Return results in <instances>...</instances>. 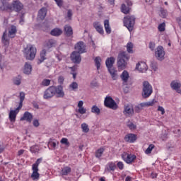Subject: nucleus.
<instances>
[{"mask_svg": "<svg viewBox=\"0 0 181 181\" xmlns=\"http://www.w3.org/2000/svg\"><path fill=\"white\" fill-rule=\"evenodd\" d=\"M129 55L127 52L122 51L118 54L117 66L119 70H125L128 66Z\"/></svg>", "mask_w": 181, "mask_h": 181, "instance_id": "nucleus-1", "label": "nucleus"}, {"mask_svg": "<svg viewBox=\"0 0 181 181\" xmlns=\"http://www.w3.org/2000/svg\"><path fill=\"white\" fill-rule=\"evenodd\" d=\"M114 64H115V58L114 57H110L106 59L105 65L112 80L117 78V69H115V67H114Z\"/></svg>", "mask_w": 181, "mask_h": 181, "instance_id": "nucleus-2", "label": "nucleus"}, {"mask_svg": "<svg viewBox=\"0 0 181 181\" xmlns=\"http://www.w3.org/2000/svg\"><path fill=\"white\" fill-rule=\"evenodd\" d=\"M16 35V26L11 25L8 29V35L6 33V30L4 33L1 40L5 46L9 45V39L15 37Z\"/></svg>", "mask_w": 181, "mask_h": 181, "instance_id": "nucleus-3", "label": "nucleus"}, {"mask_svg": "<svg viewBox=\"0 0 181 181\" xmlns=\"http://www.w3.org/2000/svg\"><path fill=\"white\" fill-rule=\"evenodd\" d=\"M23 103V95H22V92H21L20 93V103L18 107L14 110H10L8 114V119L11 122H15V121H16V116L19 113V110H21V108H22Z\"/></svg>", "mask_w": 181, "mask_h": 181, "instance_id": "nucleus-4", "label": "nucleus"}, {"mask_svg": "<svg viewBox=\"0 0 181 181\" xmlns=\"http://www.w3.org/2000/svg\"><path fill=\"white\" fill-rule=\"evenodd\" d=\"M152 93H153V88H152V85H151V83H149V82L147 81H144L141 93L142 98H149V97L152 95Z\"/></svg>", "mask_w": 181, "mask_h": 181, "instance_id": "nucleus-5", "label": "nucleus"}, {"mask_svg": "<svg viewBox=\"0 0 181 181\" xmlns=\"http://www.w3.org/2000/svg\"><path fill=\"white\" fill-rule=\"evenodd\" d=\"M36 53V47H33V45H28L27 47L24 49V54L26 60H35Z\"/></svg>", "mask_w": 181, "mask_h": 181, "instance_id": "nucleus-6", "label": "nucleus"}, {"mask_svg": "<svg viewBox=\"0 0 181 181\" xmlns=\"http://www.w3.org/2000/svg\"><path fill=\"white\" fill-rule=\"evenodd\" d=\"M124 25L128 29L129 32L134 30V26L135 25V16H127L124 18Z\"/></svg>", "mask_w": 181, "mask_h": 181, "instance_id": "nucleus-7", "label": "nucleus"}, {"mask_svg": "<svg viewBox=\"0 0 181 181\" xmlns=\"http://www.w3.org/2000/svg\"><path fill=\"white\" fill-rule=\"evenodd\" d=\"M104 104L105 107L110 108L111 110H117V108H118V105H117V103H115V100L110 96L105 98Z\"/></svg>", "mask_w": 181, "mask_h": 181, "instance_id": "nucleus-8", "label": "nucleus"}, {"mask_svg": "<svg viewBox=\"0 0 181 181\" xmlns=\"http://www.w3.org/2000/svg\"><path fill=\"white\" fill-rule=\"evenodd\" d=\"M165 49L163 46H158L155 51V57L157 59V60H160V62H162V60H165Z\"/></svg>", "mask_w": 181, "mask_h": 181, "instance_id": "nucleus-9", "label": "nucleus"}, {"mask_svg": "<svg viewBox=\"0 0 181 181\" xmlns=\"http://www.w3.org/2000/svg\"><path fill=\"white\" fill-rule=\"evenodd\" d=\"M54 86H49L48 88H47L43 95L44 100H50V98H53L54 97Z\"/></svg>", "mask_w": 181, "mask_h": 181, "instance_id": "nucleus-10", "label": "nucleus"}, {"mask_svg": "<svg viewBox=\"0 0 181 181\" xmlns=\"http://www.w3.org/2000/svg\"><path fill=\"white\" fill-rule=\"evenodd\" d=\"M122 158L123 159V160H124V162H126V163H132V162H134V160H135V159H136V156L134 155V154H129L127 152H124L122 154Z\"/></svg>", "mask_w": 181, "mask_h": 181, "instance_id": "nucleus-11", "label": "nucleus"}, {"mask_svg": "<svg viewBox=\"0 0 181 181\" xmlns=\"http://www.w3.org/2000/svg\"><path fill=\"white\" fill-rule=\"evenodd\" d=\"M56 40L54 39H49L48 40H46L43 44V49L47 50V52H50V49L52 47H56Z\"/></svg>", "mask_w": 181, "mask_h": 181, "instance_id": "nucleus-12", "label": "nucleus"}, {"mask_svg": "<svg viewBox=\"0 0 181 181\" xmlns=\"http://www.w3.org/2000/svg\"><path fill=\"white\" fill-rule=\"evenodd\" d=\"M75 49L77 53L83 54V53H87V49H86V45L84 42L80 41L75 45Z\"/></svg>", "mask_w": 181, "mask_h": 181, "instance_id": "nucleus-13", "label": "nucleus"}, {"mask_svg": "<svg viewBox=\"0 0 181 181\" xmlns=\"http://www.w3.org/2000/svg\"><path fill=\"white\" fill-rule=\"evenodd\" d=\"M71 60L75 64H80L81 63V55L80 53L74 51L71 54Z\"/></svg>", "mask_w": 181, "mask_h": 181, "instance_id": "nucleus-14", "label": "nucleus"}, {"mask_svg": "<svg viewBox=\"0 0 181 181\" xmlns=\"http://www.w3.org/2000/svg\"><path fill=\"white\" fill-rule=\"evenodd\" d=\"M134 110L132 105L129 104L124 107V110H123L124 115H126L127 117H132V115H134Z\"/></svg>", "mask_w": 181, "mask_h": 181, "instance_id": "nucleus-15", "label": "nucleus"}, {"mask_svg": "<svg viewBox=\"0 0 181 181\" xmlns=\"http://www.w3.org/2000/svg\"><path fill=\"white\" fill-rule=\"evenodd\" d=\"M54 94H57L58 98H63L64 97V91H63V86L59 85L57 86H54Z\"/></svg>", "mask_w": 181, "mask_h": 181, "instance_id": "nucleus-16", "label": "nucleus"}, {"mask_svg": "<svg viewBox=\"0 0 181 181\" xmlns=\"http://www.w3.org/2000/svg\"><path fill=\"white\" fill-rule=\"evenodd\" d=\"M136 70H139L140 73H145L148 70V65L144 62H141L136 64Z\"/></svg>", "mask_w": 181, "mask_h": 181, "instance_id": "nucleus-17", "label": "nucleus"}, {"mask_svg": "<svg viewBox=\"0 0 181 181\" xmlns=\"http://www.w3.org/2000/svg\"><path fill=\"white\" fill-rule=\"evenodd\" d=\"M136 139H138L136 134L132 133L128 134L124 136L125 142H129V144H134Z\"/></svg>", "mask_w": 181, "mask_h": 181, "instance_id": "nucleus-18", "label": "nucleus"}, {"mask_svg": "<svg viewBox=\"0 0 181 181\" xmlns=\"http://www.w3.org/2000/svg\"><path fill=\"white\" fill-rule=\"evenodd\" d=\"M23 6V5L22 4V3H21V1L18 0L14 1L12 3V8L14 11H16V12H19L20 11H22Z\"/></svg>", "mask_w": 181, "mask_h": 181, "instance_id": "nucleus-19", "label": "nucleus"}, {"mask_svg": "<svg viewBox=\"0 0 181 181\" xmlns=\"http://www.w3.org/2000/svg\"><path fill=\"white\" fill-rule=\"evenodd\" d=\"M64 32L65 36L67 37H70L71 36H73V28L71 26L69 25H65L64 27Z\"/></svg>", "mask_w": 181, "mask_h": 181, "instance_id": "nucleus-20", "label": "nucleus"}, {"mask_svg": "<svg viewBox=\"0 0 181 181\" xmlns=\"http://www.w3.org/2000/svg\"><path fill=\"white\" fill-rule=\"evenodd\" d=\"M115 169H117V165H115V163L110 162L107 163L105 168V172H109L110 173H114Z\"/></svg>", "mask_w": 181, "mask_h": 181, "instance_id": "nucleus-21", "label": "nucleus"}, {"mask_svg": "<svg viewBox=\"0 0 181 181\" xmlns=\"http://www.w3.org/2000/svg\"><path fill=\"white\" fill-rule=\"evenodd\" d=\"M47 54V51L45 49H42L40 53V59H38L37 64H41L43 63L45 60H46V54Z\"/></svg>", "mask_w": 181, "mask_h": 181, "instance_id": "nucleus-22", "label": "nucleus"}, {"mask_svg": "<svg viewBox=\"0 0 181 181\" xmlns=\"http://www.w3.org/2000/svg\"><path fill=\"white\" fill-rule=\"evenodd\" d=\"M93 27L95 28V30L100 33V35H104V29L103 28V25L100 22H95L93 23Z\"/></svg>", "mask_w": 181, "mask_h": 181, "instance_id": "nucleus-23", "label": "nucleus"}, {"mask_svg": "<svg viewBox=\"0 0 181 181\" xmlns=\"http://www.w3.org/2000/svg\"><path fill=\"white\" fill-rule=\"evenodd\" d=\"M23 73L28 76L32 73V65L30 64V62H25Z\"/></svg>", "mask_w": 181, "mask_h": 181, "instance_id": "nucleus-24", "label": "nucleus"}, {"mask_svg": "<svg viewBox=\"0 0 181 181\" xmlns=\"http://www.w3.org/2000/svg\"><path fill=\"white\" fill-rule=\"evenodd\" d=\"M170 87H171V88H173V90H175V91H177V93H180V92H181V90H180L181 84L180 83L173 81L170 83Z\"/></svg>", "mask_w": 181, "mask_h": 181, "instance_id": "nucleus-25", "label": "nucleus"}, {"mask_svg": "<svg viewBox=\"0 0 181 181\" xmlns=\"http://www.w3.org/2000/svg\"><path fill=\"white\" fill-rule=\"evenodd\" d=\"M33 119V115L29 112H25L23 114V120L27 121V122H32Z\"/></svg>", "mask_w": 181, "mask_h": 181, "instance_id": "nucleus-26", "label": "nucleus"}, {"mask_svg": "<svg viewBox=\"0 0 181 181\" xmlns=\"http://www.w3.org/2000/svg\"><path fill=\"white\" fill-rule=\"evenodd\" d=\"M47 13V10L46 8L43 7L38 11V17L41 21H43L45 18H46V15Z\"/></svg>", "mask_w": 181, "mask_h": 181, "instance_id": "nucleus-27", "label": "nucleus"}, {"mask_svg": "<svg viewBox=\"0 0 181 181\" xmlns=\"http://www.w3.org/2000/svg\"><path fill=\"white\" fill-rule=\"evenodd\" d=\"M33 173L31 175V177L33 179V180H39V176H40V175L39 174V168H33Z\"/></svg>", "mask_w": 181, "mask_h": 181, "instance_id": "nucleus-28", "label": "nucleus"}, {"mask_svg": "<svg viewBox=\"0 0 181 181\" xmlns=\"http://www.w3.org/2000/svg\"><path fill=\"white\" fill-rule=\"evenodd\" d=\"M122 81H124V83H128V80L129 78V74L128 73V71H124L121 76H120Z\"/></svg>", "mask_w": 181, "mask_h": 181, "instance_id": "nucleus-29", "label": "nucleus"}, {"mask_svg": "<svg viewBox=\"0 0 181 181\" xmlns=\"http://www.w3.org/2000/svg\"><path fill=\"white\" fill-rule=\"evenodd\" d=\"M104 26L106 33L107 35H110L111 33V27H110V21L109 20H105L104 21Z\"/></svg>", "mask_w": 181, "mask_h": 181, "instance_id": "nucleus-30", "label": "nucleus"}, {"mask_svg": "<svg viewBox=\"0 0 181 181\" xmlns=\"http://www.w3.org/2000/svg\"><path fill=\"white\" fill-rule=\"evenodd\" d=\"M50 33L52 36H60L63 33V31L60 28H54L51 30Z\"/></svg>", "mask_w": 181, "mask_h": 181, "instance_id": "nucleus-31", "label": "nucleus"}, {"mask_svg": "<svg viewBox=\"0 0 181 181\" xmlns=\"http://www.w3.org/2000/svg\"><path fill=\"white\" fill-rule=\"evenodd\" d=\"M129 11H131V8H129V6H127L125 4H122L121 12H122V13H124L125 15H127L129 13Z\"/></svg>", "mask_w": 181, "mask_h": 181, "instance_id": "nucleus-32", "label": "nucleus"}, {"mask_svg": "<svg viewBox=\"0 0 181 181\" xmlns=\"http://www.w3.org/2000/svg\"><path fill=\"white\" fill-rule=\"evenodd\" d=\"M104 151L105 150L103 148L98 149L95 153V158H97L98 159H100L101 157L103 156V153H104Z\"/></svg>", "mask_w": 181, "mask_h": 181, "instance_id": "nucleus-33", "label": "nucleus"}, {"mask_svg": "<svg viewBox=\"0 0 181 181\" xmlns=\"http://www.w3.org/2000/svg\"><path fill=\"white\" fill-rule=\"evenodd\" d=\"M91 112H93V114H96V115H100L101 110L98 107H97V105H93L91 107Z\"/></svg>", "mask_w": 181, "mask_h": 181, "instance_id": "nucleus-34", "label": "nucleus"}, {"mask_svg": "<svg viewBox=\"0 0 181 181\" xmlns=\"http://www.w3.org/2000/svg\"><path fill=\"white\" fill-rule=\"evenodd\" d=\"M95 64L96 66L97 70H100V67H101V57H96L95 58Z\"/></svg>", "mask_w": 181, "mask_h": 181, "instance_id": "nucleus-35", "label": "nucleus"}, {"mask_svg": "<svg viewBox=\"0 0 181 181\" xmlns=\"http://www.w3.org/2000/svg\"><path fill=\"white\" fill-rule=\"evenodd\" d=\"M155 103H156V101H155V99H153L151 101L146 102L144 103H141V107H152L153 105H155Z\"/></svg>", "mask_w": 181, "mask_h": 181, "instance_id": "nucleus-36", "label": "nucleus"}, {"mask_svg": "<svg viewBox=\"0 0 181 181\" xmlns=\"http://www.w3.org/2000/svg\"><path fill=\"white\" fill-rule=\"evenodd\" d=\"M22 155H23V150L18 151L17 159L18 160H21V161H20V163H18V165H22V163H23V160L22 158Z\"/></svg>", "mask_w": 181, "mask_h": 181, "instance_id": "nucleus-37", "label": "nucleus"}, {"mask_svg": "<svg viewBox=\"0 0 181 181\" xmlns=\"http://www.w3.org/2000/svg\"><path fill=\"white\" fill-rule=\"evenodd\" d=\"M134 44L132 42H128L127 45V50L128 53L132 54L134 53Z\"/></svg>", "mask_w": 181, "mask_h": 181, "instance_id": "nucleus-38", "label": "nucleus"}, {"mask_svg": "<svg viewBox=\"0 0 181 181\" xmlns=\"http://www.w3.org/2000/svg\"><path fill=\"white\" fill-rule=\"evenodd\" d=\"M62 172L64 176H67V175L71 172V168L70 167H65L62 169Z\"/></svg>", "mask_w": 181, "mask_h": 181, "instance_id": "nucleus-39", "label": "nucleus"}, {"mask_svg": "<svg viewBox=\"0 0 181 181\" xmlns=\"http://www.w3.org/2000/svg\"><path fill=\"white\" fill-rule=\"evenodd\" d=\"M50 79H43L40 86H42V87H49V86H50Z\"/></svg>", "mask_w": 181, "mask_h": 181, "instance_id": "nucleus-40", "label": "nucleus"}, {"mask_svg": "<svg viewBox=\"0 0 181 181\" xmlns=\"http://www.w3.org/2000/svg\"><path fill=\"white\" fill-rule=\"evenodd\" d=\"M69 88H71L72 91H76V90H77V88H78V84L77 83V82H72L69 85Z\"/></svg>", "mask_w": 181, "mask_h": 181, "instance_id": "nucleus-41", "label": "nucleus"}, {"mask_svg": "<svg viewBox=\"0 0 181 181\" xmlns=\"http://www.w3.org/2000/svg\"><path fill=\"white\" fill-rule=\"evenodd\" d=\"M81 128H82L83 132H85L86 134H87V132L90 131V129L88 128V124H87L86 123H83L81 124Z\"/></svg>", "mask_w": 181, "mask_h": 181, "instance_id": "nucleus-42", "label": "nucleus"}, {"mask_svg": "<svg viewBox=\"0 0 181 181\" xmlns=\"http://www.w3.org/2000/svg\"><path fill=\"white\" fill-rule=\"evenodd\" d=\"M30 151L32 152V153H39V146H33L30 147Z\"/></svg>", "mask_w": 181, "mask_h": 181, "instance_id": "nucleus-43", "label": "nucleus"}, {"mask_svg": "<svg viewBox=\"0 0 181 181\" xmlns=\"http://www.w3.org/2000/svg\"><path fill=\"white\" fill-rule=\"evenodd\" d=\"M153 148H155V145L150 144L148 147L146 148L145 153H146L147 155H149V153H151L152 149H153Z\"/></svg>", "mask_w": 181, "mask_h": 181, "instance_id": "nucleus-44", "label": "nucleus"}, {"mask_svg": "<svg viewBox=\"0 0 181 181\" xmlns=\"http://www.w3.org/2000/svg\"><path fill=\"white\" fill-rule=\"evenodd\" d=\"M40 162H42V158H38L36 162L33 165V168L35 169H39V165H40Z\"/></svg>", "mask_w": 181, "mask_h": 181, "instance_id": "nucleus-45", "label": "nucleus"}, {"mask_svg": "<svg viewBox=\"0 0 181 181\" xmlns=\"http://www.w3.org/2000/svg\"><path fill=\"white\" fill-rule=\"evenodd\" d=\"M160 16L161 18H166L168 16V11L163 8H160Z\"/></svg>", "mask_w": 181, "mask_h": 181, "instance_id": "nucleus-46", "label": "nucleus"}, {"mask_svg": "<svg viewBox=\"0 0 181 181\" xmlns=\"http://www.w3.org/2000/svg\"><path fill=\"white\" fill-rule=\"evenodd\" d=\"M13 81L16 86H19L21 84V76H18L17 78H14Z\"/></svg>", "mask_w": 181, "mask_h": 181, "instance_id": "nucleus-47", "label": "nucleus"}, {"mask_svg": "<svg viewBox=\"0 0 181 181\" xmlns=\"http://www.w3.org/2000/svg\"><path fill=\"white\" fill-rule=\"evenodd\" d=\"M165 26H166V24H165V23H160L158 25V30H159V32H165Z\"/></svg>", "mask_w": 181, "mask_h": 181, "instance_id": "nucleus-48", "label": "nucleus"}, {"mask_svg": "<svg viewBox=\"0 0 181 181\" xmlns=\"http://www.w3.org/2000/svg\"><path fill=\"white\" fill-rule=\"evenodd\" d=\"M150 66L153 69V70H154V71H156L158 70V63L155 62H151Z\"/></svg>", "mask_w": 181, "mask_h": 181, "instance_id": "nucleus-49", "label": "nucleus"}, {"mask_svg": "<svg viewBox=\"0 0 181 181\" xmlns=\"http://www.w3.org/2000/svg\"><path fill=\"white\" fill-rule=\"evenodd\" d=\"M61 144H63L64 145H66V146H70V142H69V140L66 138L62 139Z\"/></svg>", "mask_w": 181, "mask_h": 181, "instance_id": "nucleus-50", "label": "nucleus"}, {"mask_svg": "<svg viewBox=\"0 0 181 181\" xmlns=\"http://www.w3.org/2000/svg\"><path fill=\"white\" fill-rule=\"evenodd\" d=\"M155 46H156L155 42L152 41L149 42L148 47L152 52L155 50Z\"/></svg>", "mask_w": 181, "mask_h": 181, "instance_id": "nucleus-51", "label": "nucleus"}, {"mask_svg": "<svg viewBox=\"0 0 181 181\" xmlns=\"http://www.w3.org/2000/svg\"><path fill=\"white\" fill-rule=\"evenodd\" d=\"M117 166L120 170H122V169H124V163L119 161L117 164Z\"/></svg>", "mask_w": 181, "mask_h": 181, "instance_id": "nucleus-52", "label": "nucleus"}, {"mask_svg": "<svg viewBox=\"0 0 181 181\" xmlns=\"http://www.w3.org/2000/svg\"><path fill=\"white\" fill-rule=\"evenodd\" d=\"M71 16H73V11L71 9H69L67 11V18L68 19L71 20Z\"/></svg>", "mask_w": 181, "mask_h": 181, "instance_id": "nucleus-53", "label": "nucleus"}, {"mask_svg": "<svg viewBox=\"0 0 181 181\" xmlns=\"http://www.w3.org/2000/svg\"><path fill=\"white\" fill-rule=\"evenodd\" d=\"M58 83L59 84H60V86H62L63 84V83H64V76H59L58 78Z\"/></svg>", "mask_w": 181, "mask_h": 181, "instance_id": "nucleus-54", "label": "nucleus"}, {"mask_svg": "<svg viewBox=\"0 0 181 181\" xmlns=\"http://www.w3.org/2000/svg\"><path fill=\"white\" fill-rule=\"evenodd\" d=\"M78 112H79V114H86V112H87V110L84 109V107H79V109L78 110Z\"/></svg>", "mask_w": 181, "mask_h": 181, "instance_id": "nucleus-55", "label": "nucleus"}, {"mask_svg": "<svg viewBox=\"0 0 181 181\" xmlns=\"http://www.w3.org/2000/svg\"><path fill=\"white\" fill-rule=\"evenodd\" d=\"M129 129H136V125L134 124V123L131 122L127 125Z\"/></svg>", "mask_w": 181, "mask_h": 181, "instance_id": "nucleus-56", "label": "nucleus"}, {"mask_svg": "<svg viewBox=\"0 0 181 181\" xmlns=\"http://www.w3.org/2000/svg\"><path fill=\"white\" fill-rule=\"evenodd\" d=\"M57 5L59 6V8H62L63 6V0H54Z\"/></svg>", "mask_w": 181, "mask_h": 181, "instance_id": "nucleus-57", "label": "nucleus"}, {"mask_svg": "<svg viewBox=\"0 0 181 181\" xmlns=\"http://www.w3.org/2000/svg\"><path fill=\"white\" fill-rule=\"evenodd\" d=\"M141 110H142V107L141 106H136V107H134V111L137 112V114H138V113L141 112Z\"/></svg>", "mask_w": 181, "mask_h": 181, "instance_id": "nucleus-58", "label": "nucleus"}, {"mask_svg": "<svg viewBox=\"0 0 181 181\" xmlns=\"http://www.w3.org/2000/svg\"><path fill=\"white\" fill-rule=\"evenodd\" d=\"M48 146H51V148H56L57 144L55 141H49L48 144Z\"/></svg>", "mask_w": 181, "mask_h": 181, "instance_id": "nucleus-59", "label": "nucleus"}, {"mask_svg": "<svg viewBox=\"0 0 181 181\" xmlns=\"http://www.w3.org/2000/svg\"><path fill=\"white\" fill-rule=\"evenodd\" d=\"M158 111H160L162 115L165 114V108L162 106H158Z\"/></svg>", "mask_w": 181, "mask_h": 181, "instance_id": "nucleus-60", "label": "nucleus"}, {"mask_svg": "<svg viewBox=\"0 0 181 181\" xmlns=\"http://www.w3.org/2000/svg\"><path fill=\"white\" fill-rule=\"evenodd\" d=\"M167 139H168V133L165 132L164 134H163L161 135V139H162L163 141H166Z\"/></svg>", "mask_w": 181, "mask_h": 181, "instance_id": "nucleus-61", "label": "nucleus"}, {"mask_svg": "<svg viewBox=\"0 0 181 181\" xmlns=\"http://www.w3.org/2000/svg\"><path fill=\"white\" fill-rule=\"evenodd\" d=\"M33 124L35 127H39V125H40L39 120H37V119L33 120Z\"/></svg>", "mask_w": 181, "mask_h": 181, "instance_id": "nucleus-62", "label": "nucleus"}, {"mask_svg": "<svg viewBox=\"0 0 181 181\" xmlns=\"http://www.w3.org/2000/svg\"><path fill=\"white\" fill-rule=\"evenodd\" d=\"M90 86L92 87H98V83H97V81H93L91 83H90Z\"/></svg>", "mask_w": 181, "mask_h": 181, "instance_id": "nucleus-63", "label": "nucleus"}, {"mask_svg": "<svg viewBox=\"0 0 181 181\" xmlns=\"http://www.w3.org/2000/svg\"><path fill=\"white\" fill-rule=\"evenodd\" d=\"M177 23H178V26H180L181 29V16L176 18Z\"/></svg>", "mask_w": 181, "mask_h": 181, "instance_id": "nucleus-64", "label": "nucleus"}]
</instances>
